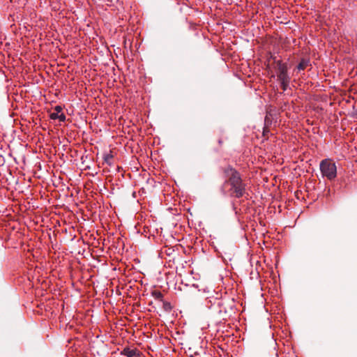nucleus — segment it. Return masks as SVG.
Instances as JSON below:
<instances>
[{
  "label": "nucleus",
  "instance_id": "f257e3e1",
  "mask_svg": "<svg viewBox=\"0 0 357 357\" xmlns=\"http://www.w3.org/2000/svg\"><path fill=\"white\" fill-rule=\"evenodd\" d=\"M229 178L225 183L224 187L229 188V192L231 196L236 198L242 197L245 193V184L243 181L239 174L234 169H229L227 172Z\"/></svg>",
  "mask_w": 357,
  "mask_h": 357
},
{
  "label": "nucleus",
  "instance_id": "f03ea898",
  "mask_svg": "<svg viewBox=\"0 0 357 357\" xmlns=\"http://www.w3.org/2000/svg\"><path fill=\"white\" fill-rule=\"evenodd\" d=\"M275 73L278 81L280 83L281 87L285 91L290 82V77L288 75V68L286 63L281 61H275Z\"/></svg>",
  "mask_w": 357,
  "mask_h": 357
},
{
  "label": "nucleus",
  "instance_id": "7ed1b4c3",
  "mask_svg": "<svg viewBox=\"0 0 357 357\" xmlns=\"http://www.w3.org/2000/svg\"><path fill=\"white\" fill-rule=\"evenodd\" d=\"M319 169L323 177L332 181L337 176V167L335 162L331 158H326L321 161Z\"/></svg>",
  "mask_w": 357,
  "mask_h": 357
},
{
  "label": "nucleus",
  "instance_id": "20e7f679",
  "mask_svg": "<svg viewBox=\"0 0 357 357\" xmlns=\"http://www.w3.org/2000/svg\"><path fill=\"white\" fill-rule=\"evenodd\" d=\"M121 354L126 357H142V354L139 350L129 347L124 348Z\"/></svg>",
  "mask_w": 357,
  "mask_h": 357
},
{
  "label": "nucleus",
  "instance_id": "39448f33",
  "mask_svg": "<svg viewBox=\"0 0 357 357\" xmlns=\"http://www.w3.org/2000/svg\"><path fill=\"white\" fill-rule=\"evenodd\" d=\"M310 65V61L307 59H303L298 63L297 68L299 70H304Z\"/></svg>",
  "mask_w": 357,
  "mask_h": 357
},
{
  "label": "nucleus",
  "instance_id": "423d86ee",
  "mask_svg": "<svg viewBox=\"0 0 357 357\" xmlns=\"http://www.w3.org/2000/svg\"><path fill=\"white\" fill-rule=\"evenodd\" d=\"M103 160L109 166L112 165L113 155L111 153L104 155Z\"/></svg>",
  "mask_w": 357,
  "mask_h": 357
},
{
  "label": "nucleus",
  "instance_id": "0eeeda50",
  "mask_svg": "<svg viewBox=\"0 0 357 357\" xmlns=\"http://www.w3.org/2000/svg\"><path fill=\"white\" fill-rule=\"evenodd\" d=\"M152 295L155 299L162 301L163 294L160 291H153Z\"/></svg>",
  "mask_w": 357,
  "mask_h": 357
},
{
  "label": "nucleus",
  "instance_id": "6e6552de",
  "mask_svg": "<svg viewBox=\"0 0 357 357\" xmlns=\"http://www.w3.org/2000/svg\"><path fill=\"white\" fill-rule=\"evenodd\" d=\"M59 114L57 112H53L50 114V118L52 119H58Z\"/></svg>",
  "mask_w": 357,
  "mask_h": 357
},
{
  "label": "nucleus",
  "instance_id": "1a4fd4ad",
  "mask_svg": "<svg viewBox=\"0 0 357 357\" xmlns=\"http://www.w3.org/2000/svg\"><path fill=\"white\" fill-rule=\"evenodd\" d=\"M58 119H59L60 121H64L66 120V116L63 113L59 114Z\"/></svg>",
  "mask_w": 357,
  "mask_h": 357
},
{
  "label": "nucleus",
  "instance_id": "9d476101",
  "mask_svg": "<svg viewBox=\"0 0 357 357\" xmlns=\"http://www.w3.org/2000/svg\"><path fill=\"white\" fill-rule=\"evenodd\" d=\"M54 110L56 111V112L57 113H61V111H62V108L61 106H56L55 108H54Z\"/></svg>",
  "mask_w": 357,
  "mask_h": 357
},
{
  "label": "nucleus",
  "instance_id": "9b49d317",
  "mask_svg": "<svg viewBox=\"0 0 357 357\" xmlns=\"http://www.w3.org/2000/svg\"><path fill=\"white\" fill-rule=\"evenodd\" d=\"M168 306H169V303H165V307H168Z\"/></svg>",
  "mask_w": 357,
  "mask_h": 357
},
{
  "label": "nucleus",
  "instance_id": "f8f14e48",
  "mask_svg": "<svg viewBox=\"0 0 357 357\" xmlns=\"http://www.w3.org/2000/svg\"><path fill=\"white\" fill-rule=\"evenodd\" d=\"M190 357H194V356H190Z\"/></svg>",
  "mask_w": 357,
  "mask_h": 357
}]
</instances>
